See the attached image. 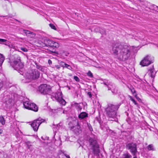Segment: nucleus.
Instances as JSON below:
<instances>
[{
	"label": "nucleus",
	"instance_id": "nucleus-1",
	"mask_svg": "<svg viewBox=\"0 0 158 158\" xmlns=\"http://www.w3.org/2000/svg\"><path fill=\"white\" fill-rule=\"evenodd\" d=\"M112 51L115 56L119 60L125 61L130 57L131 55L130 48L127 45L120 42L114 44Z\"/></svg>",
	"mask_w": 158,
	"mask_h": 158
},
{
	"label": "nucleus",
	"instance_id": "nucleus-2",
	"mask_svg": "<svg viewBox=\"0 0 158 158\" xmlns=\"http://www.w3.org/2000/svg\"><path fill=\"white\" fill-rule=\"evenodd\" d=\"M120 105L118 104L114 105L109 103L106 109V114L107 116L109 118H114L117 116V111Z\"/></svg>",
	"mask_w": 158,
	"mask_h": 158
},
{
	"label": "nucleus",
	"instance_id": "nucleus-3",
	"mask_svg": "<svg viewBox=\"0 0 158 158\" xmlns=\"http://www.w3.org/2000/svg\"><path fill=\"white\" fill-rule=\"evenodd\" d=\"M88 142L91 149L93 150V153L96 156H98L100 150L99 146L96 140L94 138H90Z\"/></svg>",
	"mask_w": 158,
	"mask_h": 158
},
{
	"label": "nucleus",
	"instance_id": "nucleus-4",
	"mask_svg": "<svg viewBox=\"0 0 158 158\" xmlns=\"http://www.w3.org/2000/svg\"><path fill=\"white\" fill-rule=\"evenodd\" d=\"M38 43L40 44L39 46L41 47L47 46L51 49L53 47L58 48L59 46V45L58 43L48 39H45L44 41V43L40 41H39Z\"/></svg>",
	"mask_w": 158,
	"mask_h": 158
},
{
	"label": "nucleus",
	"instance_id": "nucleus-5",
	"mask_svg": "<svg viewBox=\"0 0 158 158\" xmlns=\"http://www.w3.org/2000/svg\"><path fill=\"white\" fill-rule=\"evenodd\" d=\"M40 75V73L37 70L32 69L26 73L25 78L30 81L35 80L39 77Z\"/></svg>",
	"mask_w": 158,
	"mask_h": 158
},
{
	"label": "nucleus",
	"instance_id": "nucleus-6",
	"mask_svg": "<svg viewBox=\"0 0 158 158\" xmlns=\"http://www.w3.org/2000/svg\"><path fill=\"white\" fill-rule=\"evenodd\" d=\"M23 66V64L21 61L20 57L18 56L16 59L14 61L12 67L21 74V73H22Z\"/></svg>",
	"mask_w": 158,
	"mask_h": 158
},
{
	"label": "nucleus",
	"instance_id": "nucleus-7",
	"mask_svg": "<svg viewBox=\"0 0 158 158\" xmlns=\"http://www.w3.org/2000/svg\"><path fill=\"white\" fill-rule=\"evenodd\" d=\"M62 93L61 92H57L56 93H53L51 95V98L53 100H56L60 103L65 105L66 102L63 98Z\"/></svg>",
	"mask_w": 158,
	"mask_h": 158
},
{
	"label": "nucleus",
	"instance_id": "nucleus-8",
	"mask_svg": "<svg viewBox=\"0 0 158 158\" xmlns=\"http://www.w3.org/2000/svg\"><path fill=\"white\" fill-rule=\"evenodd\" d=\"M137 144L134 142L127 143L126 144V148L129 150L133 156H135L137 152Z\"/></svg>",
	"mask_w": 158,
	"mask_h": 158
},
{
	"label": "nucleus",
	"instance_id": "nucleus-9",
	"mask_svg": "<svg viewBox=\"0 0 158 158\" xmlns=\"http://www.w3.org/2000/svg\"><path fill=\"white\" fill-rule=\"evenodd\" d=\"M39 90L42 94H50L51 92L50 86L46 84L40 85L39 87Z\"/></svg>",
	"mask_w": 158,
	"mask_h": 158
},
{
	"label": "nucleus",
	"instance_id": "nucleus-10",
	"mask_svg": "<svg viewBox=\"0 0 158 158\" xmlns=\"http://www.w3.org/2000/svg\"><path fill=\"white\" fill-rule=\"evenodd\" d=\"M45 120L41 118L34 120L31 124V126L34 130L36 131L38 130L40 125L43 122H44Z\"/></svg>",
	"mask_w": 158,
	"mask_h": 158
},
{
	"label": "nucleus",
	"instance_id": "nucleus-11",
	"mask_svg": "<svg viewBox=\"0 0 158 158\" xmlns=\"http://www.w3.org/2000/svg\"><path fill=\"white\" fill-rule=\"evenodd\" d=\"M153 59L149 55L145 56L143 60L140 62V64L142 66H148L151 63H153Z\"/></svg>",
	"mask_w": 158,
	"mask_h": 158
},
{
	"label": "nucleus",
	"instance_id": "nucleus-12",
	"mask_svg": "<svg viewBox=\"0 0 158 158\" xmlns=\"http://www.w3.org/2000/svg\"><path fill=\"white\" fill-rule=\"evenodd\" d=\"M103 83L108 88V90L111 91L112 93H117V90L116 89L115 86L111 82L107 81H104Z\"/></svg>",
	"mask_w": 158,
	"mask_h": 158
},
{
	"label": "nucleus",
	"instance_id": "nucleus-13",
	"mask_svg": "<svg viewBox=\"0 0 158 158\" xmlns=\"http://www.w3.org/2000/svg\"><path fill=\"white\" fill-rule=\"evenodd\" d=\"M77 125L76 126L71 127L70 129L73 131L75 134L77 135L79 134V133L81 132V129L80 126L78 122H77Z\"/></svg>",
	"mask_w": 158,
	"mask_h": 158
},
{
	"label": "nucleus",
	"instance_id": "nucleus-14",
	"mask_svg": "<svg viewBox=\"0 0 158 158\" xmlns=\"http://www.w3.org/2000/svg\"><path fill=\"white\" fill-rule=\"evenodd\" d=\"M12 99L10 98L7 99L3 104V106L6 108H9L11 106Z\"/></svg>",
	"mask_w": 158,
	"mask_h": 158
},
{
	"label": "nucleus",
	"instance_id": "nucleus-15",
	"mask_svg": "<svg viewBox=\"0 0 158 158\" xmlns=\"http://www.w3.org/2000/svg\"><path fill=\"white\" fill-rule=\"evenodd\" d=\"M29 110H33L35 112H37L38 110V107L35 103H31Z\"/></svg>",
	"mask_w": 158,
	"mask_h": 158
},
{
	"label": "nucleus",
	"instance_id": "nucleus-16",
	"mask_svg": "<svg viewBox=\"0 0 158 158\" xmlns=\"http://www.w3.org/2000/svg\"><path fill=\"white\" fill-rule=\"evenodd\" d=\"M35 64L36 65V68L37 69H39L42 72H45V68H46V67L42 66L40 64H38L36 62H35Z\"/></svg>",
	"mask_w": 158,
	"mask_h": 158
},
{
	"label": "nucleus",
	"instance_id": "nucleus-17",
	"mask_svg": "<svg viewBox=\"0 0 158 158\" xmlns=\"http://www.w3.org/2000/svg\"><path fill=\"white\" fill-rule=\"evenodd\" d=\"M58 158H70L69 156L64 154L61 151L59 153Z\"/></svg>",
	"mask_w": 158,
	"mask_h": 158
},
{
	"label": "nucleus",
	"instance_id": "nucleus-18",
	"mask_svg": "<svg viewBox=\"0 0 158 158\" xmlns=\"http://www.w3.org/2000/svg\"><path fill=\"white\" fill-rule=\"evenodd\" d=\"M95 31L97 32H99L102 34H105L106 31L104 29L100 27H97L95 29Z\"/></svg>",
	"mask_w": 158,
	"mask_h": 158
},
{
	"label": "nucleus",
	"instance_id": "nucleus-19",
	"mask_svg": "<svg viewBox=\"0 0 158 158\" xmlns=\"http://www.w3.org/2000/svg\"><path fill=\"white\" fill-rule=\"evenodd\" d=\"M88 114L85 112H82L78 116L79 118L81 119H84L88 117Z\"/></svg>",
	"mask_w": 158,
	"mask_h": 158
},
{
	"label": "nucleus",
	"instance_id": "nucleus-20",
	"mask_svg": "<svg viewBox=\"0 0 158 158\" xmlns=\"http://www.w3.org/2000/svg\"><path fill=\"white\" fill-rule=\"evenodd\" d=\"M153 66H152V68H150L149 69V71L151 73V76L152 78L155 77L156 74V72H155Z\"/></svg>",
	"mask_w": 158,
	"mask_h": 158
},
{
	"label": "nucleus",
	"instance_id": "nucleus-21",
	"mask_svg": "<svg viewBox=\"0 0 158 158\" xmlns=\"http://www.w3.org/2000/svg\"><path fill=\"white\" fill-rule=\"evenodd\" d=\"M31 102H30L29 101H26L23 102V105L24 107L26 109H29L30 108V106L31 104Z\"/></svg>",
	"mask_w": 158,
	"mask_h": 158
},
{
	"label": "nucleus",
	"instance_id": "nucleus-22",
	"mask_svg": "<svg viewBox=\"0 0 158 158\" xmlns=\"http://www.w3.org/2000/svg\"><path fill=\"white\" fill-rule=\"evenodd\" d=\"M5 59L4 56L2 54L0 53V67L2 65Z\"/></svg>",
	"mask_w": 158,
	"mask_h": 158
},
{
	"label": "nucleus",
	"instance_id": "nucleus-23",
	"mask_svg": "<svg viewBox=\"0 0 158 158\" xmlns=\"http://www.w3.org/2000/svg\"><path fill=\"white\" fill-rule=\"evenodd\" d=\"M0 123L3 125H4L5 124V120L2 116H0Z\"/></svg>",
	"mask_w": 158,
	"mask_h": 158
},
{
	"label": "nucleus",
	"instance_id": "nucleus-24",
	"mask_svg": "<svg viewBox=\"0 0 158 158\" xmlns=\"http://www.w3.org/2000/svg\"><path fill=\"white\" fill-rule=\"evenodd\" d=\"M57 48L53 47L51 49H50V48H49V50L51 52L55 53V54H58V52L56 51V50L55 48Z\"/></svg>",
	"mask_w": 158,
	"mask_h": 158
},
{
	"label": "nucleus",
	"instance_id": "nucleus-25",
	"mask_svg": "<svg viewBox=\"0 0 158 158\" xmlns=\"http://www.w3.org/2000/svg\"><path fill=\"white\" fill-rule=\"evenodd\" d=\"M25 143L27 145L28 148L30 149L31 146H32V143L30 141H26Z\"/></svg>",
	"mask_w": 158,
	"mask_h": 158
},
{
	"label": "nucleus",
	"instance_id": "nucleus-26",
	"mask_svg": "<svg viewBox=\"0 0 158 158\" xmlns=\"http://www.w3.org/2000/svg\"><path fill=\"white\" fill-rule=\"evenodd\" d=\"M147 148L149 150H155L154 148L153 147V146L152 144H150L147 147Z\"/></svg>",
	"mask_w": 158,
	"mask_h": 158
},
{
	"label": "nucleus",
	"instance_id": "nucleus-27",
	"mask_svg": "<svg viewBox=\"0 0 158 158\" xmlns=\"http://www.w3.org/2000/svg\"><path fill=\"white\" fill-rule=\"evenodd\" d=\"M0 42H6L4 44L6 45H8L9 44L8 41L7 40L4 39H2L0 38Z\"/></svg>",
	"mask_w": 158,
	"mask_h": 158
},
{
	"label": "nucleus",
	"instance_id": "nucleus-28",
	"mask_svg": "<svg viewBox=\"0 0 158 158\" xmlns=\"http://www.w3.org/2000/svg\"><path fill=\"white\" fill-rule=\"evenodd\" d=\"M129 89L131 90V92L134 94L136 93V91L135 90L134 88L133 87H131V88H129Z\"/></svg>",
	"mask_w": 158,
	"mask_h": 158
},
{
	"label": "nucleus",
	"instance_id": "nucleus-29",
	"mask_svg": "<svg viewBox=\"0 0 158 158\" xmlns=\"http://www.w3.org/2000/svg\"><path fill=\"white\" fill-rule=\"evenodd\" d=\"M23 31L26 35H27L28 34H31L33 33L32 32H31L30 31L27 30H23Z\"/></svg>",
	"mask_w": 158,
	"mask_h": 158
},
{
	"label": "nucleus",
	"instance_id": "nucleus-30",
	"mask_svg": "<svg viewBox=\"0 0 158 158\" xmlns=\"http://www.w3.org/2000/svg\"><path fill=\"white\" fill-rule=\"evenodd\" d=\"M65 67H66V68H67L69 70H72V68L71 67V66L70 65H69L67 64H65Z\"/></svg>",
	"mask_w": 158,
	"mask_h": 158
},
{
	"label": "nucleus",
	"instance_id": "nucleus-31",
	"mask_svg": "<svg viewBox=\"0 0 158 158\" xmlns=\"http://www.w3.org/2000/svg\"><path fill=\"white\" fill-rule=\"evenodd\" d=\"M49 26L52 29L54 30H56V27L53 24L51 23L50 24Z\"/></svg>",
	"mask_w": 158,
	"mask_h": 158
},
{
	"label": "nucleus",
	"instance_id": "nucleus-32",
	"mask_svg": "<svg viewBox=\"0 0 158 158\" xmlns=\"http://www.w3.org/2000/svg\"><path fill=\"white\" fill-rule=\"evenodd\" d=\"M59 126H60V125L59 124H57L56 126H55L54 124H53V127H52V128L53 129L55 128H56V129H58L59 128Z\"/></svg>",
	"mask_w": 158,
	"mask_h": 158
},
{
	"label": "nucleus",
	"instance_id": "nucleus-33",
	"mask_svg": "<svg viewBox=\"0 0 158 158\" xmlns=\"http://www.w3.org/2000/svg\"><path fill=\"white\" fill-rule=\"evenodd\" d=\"M87 75L88 76H89L90 77H93V75L92 73L90 71H89L87 73Z\"/></svg>",
	"mask_w": 158,
	"mask_h": 158
},
{
	"label": "nucleus",
	"instance_id": "nucleus-34",
	"mask_svg": "<svg viewBox=\"0 0 158 158\" xmlns=\"http://www.w3.org/2000/svg\"><path fill=\"white\" fill-rule=\"evenodd\" d=\"M130 99L131 100V101H132L135 104V105H137V103H136V101H135V99H134L132 97H131V96L130 97Z\"/></svg>",
	"mask_w": 158,
	"mask_h": 158
},
{
	"label": "nucleus",
	"instance_id": "nucleus-35",
	"mask_svg": "<svg viewBox=\"0 0 158 158\" xmlns=\"http://www.w3.org/2000/svg\"><path fill=\"white\" fill-rule=\"evenodd\" d=\"M60 65H61V66L63 67H65V64H66V63H65L64 62H60Z\"/></svg>",
	"mask_w": 158,
	"mask_h": 158
},
{
	"label": "nucleus",
	"instance_id": "nucleus-36",
	"mask_svg": "<svg viewBox=\"0 0 158 158\" xmlns=\"http://www.w3.org/2000/svg\"><path fill=\"white\" fill-rule=\"evenodd\" d=\"M74 79H75V80L77 81H79V79L78 78V77L77 76H74Z\"/></svg>",
	"mask_w": 158,
	"mask_h": 158
},
{
	"label": "nucleus",
	"instance_id": "nucleus-37",
	"mask_svg": "<svg viewBox=\"0 0 158 158\" xmlns=\"http://www.w3.org/2000/svg\"><path fill=\"white\" fill-rule=\"evenodd\" d=\"M21 50L24 52H27L28 51L27 49L25 48H21Z\"/></svg>",
	"mask_w": 158,
	"mask_h": 158
},
{
	"label": "nucleus",
	"instance_id": "nucleus-38",
	"mask_svg": "<svg viewBox=\"0 0 158 158\" xmlns=\"http://www.w3.org/2000/svg\"><path fill=\"white\" fill-rule=\"evenodd\" d=\"M87 95L89 98H90L92 97V95L90 92H89L87 93Z\"/></svg>",
	"mask_w": 158,
	"mask_h": 158
},
{
	"label": "nucleus",
	"instance_id": "nucleus-39",
	"mask_svg": "<svg viewBox=\"0 0 158 158\" xmlns=\"http://www.w3.org/2000/svg\"><path fill=\"white\" fill-rule=\"evenodd\" d=\"M2 81L0 80V90L2 87Z\"/></svg>",
	"mask_w": 158,
	"mask_h": 158
},
{
	"label": "nucleus",
	"instance_id": "nucleus-40",
	"mask_svg": "<svg viewBox=\"0 0 158 158\" xmlns=\"http://www.w3.org/2000/svg\"><path fill=\"white\" fill-rule=\"evenodd\" d=\"M55 67L57 69H59L60 68V66L59 65H56Z\"/></svg>",
	"mask_w": 158,
	"mask_h": 158
},
{
	"label": "nucleus",
	"instance_id": "nucleus-41",
	"mask_svg": "<svg viewBox=\"0 0 158 158\" xmlns=\"http://www.w3.org/2000/svg\"><path fill=\"white\" fill-rule=\"evenodd\" d=\"M48 63L49 64H52V61L50 60L49 59L48 60Z\"/></svg>",
	"mask_w": 158,
	"mask_h": 158
},
{
	"label": "nucleus",
	"instance_id": "nucleus-42",
	"mask_svg": "<svg viewBox=\"0 0 158 158\" xmlns=\"http://www.w3.org/2000/svg\"><path fill=\"white\" fill-rule=\"evenodd\" d=\"M154 8H155V9H156V10H158V6H156V5H155L154 6Z\"/></svg>",
	"mask_w": 158,
	"mask_h": 158
},
{
	"label": "nucleus",
	"instance_id": "nucleus-43",
	"mask_svg": "<svg viewBox=\"0 0 158 158\" xmlns=\"http://www.w3.org/2000/svg\"><path fill=\"white\" fill-rule=\"evenodd\" d=\"M3 131L2 129H0V134H2V133Z\"/></svg>",
	"mask_w": 158,
	"mask_h": 158
},
{
	"label": "nucleus",
	"instance_id": "nucleus-44",
	"mask_svg": "<svg viewBox=\"0 0 158 158\" xmlns=\"http://www.w3.org/2000/svg\"><path fill=\"white\" fill-rule=\"evenodd\" d=\"M89 129L91 131L93 130V129H92V127L89 128Z\"/></svg>",
	"mask_w": 158,
	"mask_h": 158
},
{
	"label": "nucleus",
	"instance_id": "nucleus-45",
	"mask_svg": "<svg viewBox=\"0 0 158 158\" xmlns=\"http://www.w3.org/2000/svg\"><path fill=\"white\" fill-rule=\"evenodd\" d=\"M135 156L133 157V158H137V157L136 156Z\"/></svg>",
	"mask_w": 158,
	"mask_h": 158
},
{
	"label": "nucleus",
	"instance_id": "nucleus-46",
	"mask_svg": "<svg viewBox=\"0 0 158 158\" xmlns=\"http://www.w3.org/2000/svg\"><path fill=\"white\" fill-rule=\"evenodd\" d=\"M89 155H90V154H88V156H89Z\"/></svg>",
	"mask_w": 158,
	"mask_h": 158
}]
</instances>
